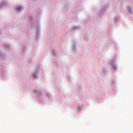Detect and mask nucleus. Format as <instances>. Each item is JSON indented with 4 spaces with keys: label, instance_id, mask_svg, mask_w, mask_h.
Returning a JSON list of instances; mask_svg holds the SVG:
<instances>
[{
    "label": "nucleus",
    "instance_id": "obj_1",
    "mask_svg": "<svg viewBox=\"0 0 133 133\" xmlns=\"http://www.w3.org/2000/svg\"><path fill=\"white\" fill-rule=\"evenodd\" d=\"M34 92L36 93H37L38 92L36 90H34Z\"/></svg>",
    "mask_w": 133,
    "mask_h": 133
},
{
    "label": "nucleus",
    "instance_id": "obj_2",
    "mask_svg": "<svg viewBox=\"0 0 133 133\" xmlns=\"http://www.w3.org/2000/svg\"><path fill=\"white\" fill-rule=\"evenodd\" d=\"M21 8L20 7H18L17 8V10H20L21 9Z\"/></svg>",
    "mask_w": 133,
    "mask_h": 133
},
{
    "label": "nucleus",
    "instance_id": "obj_3",
    "mask_svg": "<svg viewBox=\"0 0 133 133\" xmlns=\"http://www.w3.org/2000/svg\"><path fill=\"white\" fill-rule=\"evenodd\" d=\"M34 75H33V77H34Z\"/></svg>",
    "mask_w": 133,
    "mask_h": 133
}]
</instances>
